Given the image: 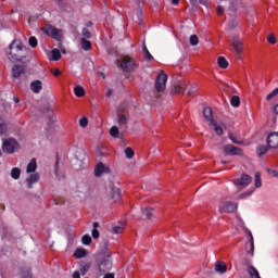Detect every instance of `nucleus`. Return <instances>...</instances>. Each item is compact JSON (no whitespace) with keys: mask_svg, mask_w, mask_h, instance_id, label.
<instances>
[{"mask_svg":"<svg viewBox=\"0 0 278 278\" xmlns=\"http://www.w3.org/2000/svg\"><path fill=\"white\" fill-rule=\"evenodd\" d=\"M9 49L10 52L8 54V58L10 62H21V60H23V54H21V52L23 51V43L21 42V40H14Z\"/></svg>","mask_w":278,"mask_h":278,"instance_id":"f257e3e1","label":"nucleus"},{"mask_svg":"<svg viewBox=\"0 0 278 278\" xmlns=\"http://www.w3.org/2000/svg\"><path fill=\"white\" fill-rule=\"evenodd\" d=\"M97 266L101 275L112 270V266H114V263H112V254L110 252L104 253L99 258Z\"/></svg>","mask_w":278,"mask_h":278,"instance_id":"f03ea898","label":"nucleus"},{"mask_svg":"<svg viewBox=\"0 0 278 278\" xmlns=\"http://www.w3.org/2000/svg\"><path fill=\"white\" fill-rule=\"evenodd\" d=\"M21 149V144L18 141L14 138H7L2 140V151L3 153H7L8 155H12L16 153Z\"/></svg>","mask_w":278,"mask_h":278,"instance_id":"7ed1b4c3","label":"nucleus"},{"mask_svg":"<svg viewBox=\"0 0 278 278\" xmlns=\"http://www.w3.org/2000/svg\"><path fill=\"white\" fill-rule=\"evenodd\" d=\"M119 66L125 73H131L136 68V61L130 56H123L119 60Z\"/></svg>","mask_w":278,"mask_h":278,"instance_id":"20e7f679","label":"nucleus"},{"mask_svg":"<svg viewBox=\"0 0 278 278\" xmlns=\"http://www.w3.org/2000/svg\"><path fill=\"white\" fill-rule=\"evenodd\" d=\"M43 31H45V34H47V36H50L54 40L60 41V40H62V38H64V31L62 29L55 28L51 25L43 27Z\"/></svg>","mask_w":278,"mask_h":278,"instance_id":"39448f33","label":"nucleus"},{"mask_svg":"<svg viewBox=\"0 0 278 278\" xmlns=\"http://www.w3.org/2000/svg\"><path fill=\"white\" fill-rule=\"evenodd\" d=\"M168 81V76L164 73L161 72L155 80V90L157 92H164L166 90V83Z\"/></svg>","mask_w":278,"mask_h":278,"instance_id":"423d86ee","label":"nucleus"},{"mask_svg":"<svg viewBox=\"0 0 278 278\" xmlns=\"http://www.w3.org/2000/svg\"><path fill=\"white\" fill-rule=\"evenodd\" d=\"M208 127L211 129H214L215 134L217 136H223L225 134V129L227 128V126L225 125V123L218 121V119H214L213 122H211L208 124Z\"/></svg>","mask_w":278,"mask_h":278,"instance_id":"0eeeda50","label":"nucleus"},{"mask_svg":"<svg viewBox=\"0 0 278 278\" xmlns=\"http://www.w3.org/2000/svg\"><path fill=\"white\" fill-rule=\"evenodd\" d=\"M236 210H238V204L233 202H224L219 206V212L222 214L224 213L231 214L232 212H236Z\"/></svg>","mask_w":278,"mask_h":278,"instance_id":"6e6552de","label":"nucleus"},{"mask_svg":"<svg viewBox=\"0 0 278 278\" xmlns=\"http://www.w3.org/2000/svg\"><path fill=\"white\" fill-rule=\"evenodd\" d=\"M92 264L91 263H83L79 265V270L74 271L73 278H81L90 270Z\"/></svg>","mask_w":278,"mask_h":278,"instance_id":"1a4fd4ad","label":"nucleus"},{"mask_svg":"<svg viewBox=\"0 0 278 278\" xmlns=\"http://www.w3.org/2000/svg\"><path fill=\"white\" fill-rule=\"evenodd\" d=\"M251 181H253V178L247 174H243L240 178L235 179L233 184L235 186H242V188H247V186L251 185Z\"/></svg>","mask_w":278,"mask_h":278,"instance_id":"9d476101","label":"nucleus"},{"mask_svg":"<svg viewBox=\"0 0 278 278\" xmlns=\"http://www.w3.org/2000/svg\"><path fill=\"white\" fill-rule=\"evenodd\" d=\"M224 153H226V155H242V150L232 144H227L224 147Z\"/></svg>","mask_w":278,"mask_h":278,"instance_id":"9b49d317","label":"nucleus"},{"mask_svg":"<svg viewBox=\"0 0 278 278\" xmlns=\"http://www.w3.org/2000/svg\"><path fill=\"white\" fill-rule=\"evenodd\" d=\"M110 173V167L103 163H98L94 168L96 177H101V175H108Z\"/></svg>","mask_w":278,"mask_h":278,"instance_id":"f8f14e48","label":"nucleus"},{"mask_svg":"<svg viewBox=\"0 0 278 278\" xmlns=\"http://www.w3.org/2000/svg\"><path fill=\"white\" fill-rule=\"evenodd\" d=\"M267 144L269 149H278V132H271L268 135Z\"/></svg>","mask_w":278,"mask_h":278,"instance_id":"ddd939ff","label":"nucleus"},{"mask_svg":"<svg viewBox=\"0 0 278 278\" xmlns=\"http://www.w3.org/2000/svg\"><path fill=\"white\" fill-rule=\"evenodd\" d=\"M231 45L233 47V50L236 51L237 55H240L242 53V39H240L239 36L232 37Z\"/></svg>","mask_w":278,"mask_h":278,"instance_id":"4468645a","label":"nucleus"},{"mask_svg":"<svg viewBox=\"0 0 278 278\" xmlns=\"http://www.w3.org/2000/svg\"><path fill=\"white\" fill-rule=\"evenodd\" d=\"M38 181H40V174H39V173L30 174V175L26 178V184H27V187H28L29 189L34 188V184H38Z\"/></svg>","mask_w":278,"mask_h":278,"instance_id":"2eb2a0df","label":"nucleus"},{"mask_svg":"<svg viewBox=\"0 0 278 278\" xmlns=\"http://www.w3.org/2000/svg\"><path fill=\"white\" fill-rule=\"evenodd\" d=\"M12 75L14 79H18V77H23V75H25V67L21 65H14L12 68Z\"/></svg>","mask_w":278,"mask_h":278,"instance_id":"dca6fc26","label":"nucleus"},{"mask_svg":"<svg viewBox=\"0 0 278 278\" xmlns=\"http://www.w3.org/2000/svg\"><path fill=\"white\" fill-rule=\"evenodd\" d=\"M30 90L34 92V94H40L42 90V81L40 80H33L30 83Z\"/></svg>","mask_w":278,"mask_h":278,"instance_id":"f3484780","label":"nucleus"},{"mask_svg":"<svg viewBox=\"0 0 278 278\" xmlns=\"http://www.w3.org/2000/svg\"><path fill=\"white\" fill-rule=\"evenodd\" d=\"M203 116L205 118V122L208 123V125L211 123H213L214 121H216L214 118V115L212 114V109L211 108H204L203 110Z\"/></svg>","mask_w":278,"mask_h":278,"instance_id":"a211bd4d","label":"nucleus"},{"mask_svg":"<svg viewBox=\"0 0 278 278\" xmlns=\"http://www.w3.org/2000/svg\"><path fill=\"white\" fill-rule=\"evenodd\" d=\"M49 60L52 61V62H58V61L62 60V53H60V50L53 49L50 52Z\"/></svg>","mask_w":278,"mask_h":278,"instance_id":"6ab92c4d","label":"nucleus"},{"mask_svg":"<svg viewBox=\"0 0 278 278\" xmlns=\"http://www.w3.org/2000/svg\"><path fill=\"white\" fill-rule=\"evenodd\" d=\"M38 168V164L36 163V159L30 160V162L27 164L26 167V173L29 174H34L36 173V169Z\"/></svg>","mask_w":278,"mask_h":278,"instance_id":"aec40b11","label":"nucleus"},{"mask_svg":"<svg viewBox=\"0 0 278 278\" xmlns=\"http://www.w3.org/2000/svg\"><path fill=\"white\" fill-rule=\"evenodd\" d=\"M215 271L219 273V275H225V273H227V265L223 262H216Z\"/></svg>","mask_w":278,"mask_h":278,"instance_id":"412c9836","label":"nucleus"},{"mask_svg":"<svg viewBox=\"0 0 278 278\" xmlns=\"http://www.w3.org/2000/svg\"><path fill=\"white\" fill-rule=\"evenodd\" d=\"M186 83H179L178 85H176L173 89V92L175 94H184L186 92Z\"/></svg>","mask_w":278,"mask_h":278,"instance_id":"4be33fe9","label":"nucleus"},{"mask_svg":"<svg viewBox=\"0 0 278 278\" xmlns=\"http://www.w3.org/2000/svg\"><path fill=\"white\" fill-rule=\"evenodd\" d=\"M142 53H143V60H146V62H153V55L151 54V52H149V48H147V45L144 43L142 48Z\"/></svg>","mask_w":278,"mask_h":278,"instance_id":"5701e85b","label":"nucleus"},{"mask_svg":"<svg viewBox=\"0 0 278 278\" xmlns=\"http://www.w3.org/2000/svg\"><path fill=\"white\" fill-rule=\"evenodd\" d=\"M86 255H88V252L84 248H78L74 252V257L77 260H81V257H86Z\"/></svg>","mask_w":278,"mask_h":278,"instance_id":"b1692460","label":"nucleus"},{"mask_svg":"<svg viewBox=\"0 0 278 278\" xmlns=\"http://www.w3.org/2000/svg\"><path fill=\"white\" fill-rule=\"evenodd\" d=\"M217 66H219V68H229V62L227 59H225V56H218Z\"/></svg>","mask_w":278,"mask_h":278,"instance_id":"393cba45","label":"nucleus"},{"mask_svg":"<svg viewBox=\"0 0 278 278\" xmlns=\"http://www.w3.org/2000/svg\"><path fill=\"white\" fill-rule=\"evenodd\" d=\"M74 93L76 97H85L86 96V90L84 89V87L77 85L76 87H74Z\"/></svg>","mask_w":278,"mask_h":278,"instance_id":"a878e982","label":"nucleus"},{"mask_svg":"<svg viewBox=\"0 0 278 278\" xmlns=\"http://www.w3.org/2000/svg\"><path fill=\"white\" fill-rule=\"evenodd\" d=\"M81 48L84 51H90L92 49V43L90 41L86 40V38H81L80 40Z\"/></svg>","mask_w":278,"mask_h":278,"instance_id":"bb28decb","label":"nucleus"},{"mask_svg":"<svg viewBox=\"0 0 278 278\" xmlns=\"http://www.w3.org/2000/svg\"><path fill=\"white\" fill-rule=\"evenodd\" d=\"M248 274L251 278H260V271H257V269L253 266L248 267Z\"/></svg>","mask_w":278,"mask_h":278,"instance_id":"cd10ccee","label":"nucleus"},{"mask_svg":"<svg viewBox=\"0 0 278 278\" xmlns=\"http://www.w3.org/2000/svg\"><path fill=\"white\" fill-rule=\"evenodd\" d=\"M112 199L114 200V201H118L119 199H121V189H118V188H116V187H114L113 189H112Z\"/></svg>","mask_w":278,"mask_h":278,"instance_id":"c85d7f7f","label":"nucleus"},{"mask_svg":"<svg viewBox=\"0 0 278 278\" xmlns=\"http://www.w3.org/2000/svg\"><path fill=\"white\" fill-rule=\"evenodd\" d=\"M255 177V188H262V174L260 172H256L254 174Z\"/></svg>","mask_w":278,"mask_h":278,"instance_id":"c756f323","label":"nucleus"},{"mask_svg":"<svg viewBox=\"0 0 278 278\" xmlns=\"http://www.w3.org/2000/svg\"><path fill=\"white\" fill-rule=\"evenodd\" d=\"M11 177L12 179H21V169L18 167H14L11 170Z\"/></svg>","mask_w":278,"mask_h":278,"instance_id":"7c9ffc66","label":"nucleus"},{"mask_svg":"<svg viewBox=\"0 0 278 278\" xmlns=\"http://www.w3.org/2000/svg\"><path fill=\"white\" fill-rule=\"evenodd\" d=\"M257 155L262 156L265 155V153H268V147L266 146H258L256 149Z\"/></svg>","mask_w":278,"mask_h":278,"instance_id":"2f4dec72","label":"nucleus"},{"mask_svg":"<svg viewBox=\"0 0 278 278\" xmlns=\"http://www.w3.org/2000/svg\"><path fill=\"white\" fill-rule=\"evenodd\" d=\"M98 228H99V223L94 222L93 223V229L91 231V236H92V238L94 240H97V238H99V230H98Z\"/></svg>","mask_w":278,"mask_h":278,"instance_id":"473e14b6","label":"nucleus"},{"mask_svg":"<svg viewBox=\"0 0 278 278\" xmlns=\"http://www.w3.org/2000/svg\"><path fill=\"white\" fill-rule=\"evenodd\" d=\"M230 105H232V108H240V97L233 96L230 100Z\"/></svg>","mask_w":278,"mask_h":278,"instance_id":"72a5a7b5","label":"nucleus"},{"mask_svg":"<svg viewBox=\"0 0 278 278\" xmlns=\"http://www.w3.org/2000/svg\"><path fill=\"white\" fill-rule=\"evenodd\" d=\"M189 42L192 47H197V45H199V37L197 35H191L189 37Z\"/></svg>","mask_w":278,"mask_h":278,"instance_id":"f704fd0d","label":"nucleus"},{"mask_svg":"<svg viewBox=\"0 0 278 278\" xmlns=\"http://www.w3.org/2000/svg\"><path fill=\"white\" fill-rule=\"evenodd\" d=\"M81 242L83 244H86L88 247L89 244H92V237H90L89 235H85L81 238Z\"/></svg>","mask_w":278,"mask_h":278,"instance_id":"c9c22d12","label":"nucleus"},{"mask_svg":"<svg viewBox=\"0 0 278 278\" xmlns=\"http://www.w3.org/2000/svg\"><path fill=\"white\" fill-rule=\"evenodd\" d=\"M5 131H8V124H5L2 118H0V135L5 134Z\"/></svg>","mask_w":278,"mask_h":278,"instance_id":"e433bc0d","label":"nucleus"},{"mask_svg":"<svg viewBox=\"0 0 278 278\" xmlns=\"http://www.w3.org/2000/svg\"><path fill=\"white\" fill-rule=\"evenodd\" d=\"M143 216H146V218H148V220H151V218L153 217V212L151 208H144L142 211Z\"/></svg>","mask_w":278,"mask_h":278,"instance_id":"4c0bfd02","label":"nucleus"},{"mask_svg":"<svg viewBox=\"0 0 278 278\" xmlns=\"http://www.w3.org/2000/svg\"><path fill=\"white\" fill-rule=\"evenodd\" d=\"M255 253V243L253 242V235L250 233V255L253 256Z\"/></svg>","mask_w":278,"mask_h":278,"instance_id":"58836bf2","label":"nucleus"},{"mask_svg":"<svg viewBox=\"0 0 278 278\" xmlns=\"http://www.w3.org/2000/svg\"><path fill=\"white\" fill-rule=\"evenodd\" d=\"M118 134H119L118 127L116 126L111 127L110 136H112V138H118Z\"/></svg>","mask_w":278,"mask_h":278,"instance_id":"ea45409f","label":"nucleus"},{"mask_svg":"<svg viewBox=\"0 0 278 278\" xmlns=\"http://www.w3.org/2000/svg\"><path fill=\"white\" fill-rule=\"evenodd\" d=\"M278 94V88H275L269 94L266 96V101H270L271 99H275Z\"/></svg>","mask_w":278,"mask_h":278,"instance_id":"a19ab883","label":"nucleus"},{"mask_svg":"<svg viewBox=\"0 0 278 278\" xmlns=\"http://www.w3.org/2000/svg\"><path fill=\"white\" fill-rule=\"evenodd\" d=\"M79 126L83 128V129H86V127H88V117H81L79 119Z\"/></svg>","mask_w":278,"mask_h":278,"instance_id":"79ce46f5","label":"nucleus"},{"mask_svg":"<svg viewBox=\"0 0 278 278\" xmlns=\"http://www.w3.org/2000/svg\"><path fill=\"white\" fill-rule=\"evenodd\" d=\"M125 155L128 160H131L134 157V150L131 148H126Z\"/></svg>","mask_w":278,"mask_h":278,"instance_id":"37998d69","label":"nucleus"},{"mask_svg":"<svg viewBox=\"0 0 278 278\" xmlns=\"http://www.w3.org/2000/svg\"><path fill=\"white\" fill-rule=\"evenodd\" d=\"M267 41L269 45H277V38H275V35L270 34L267 36Z\"/></svg>","mask_w":278,"mask_h":278,"instance_id":"c03bdc74","label":"nucleus"},{"mask_svg":"<svg viewBox=\"0 0 278 278\" xmlns=\"http://www.w3.org/2000/svg\"><path fill=\"white\" fill-rule=\"evenodd\" d=\"M28 42L33 47V49H35V47H38V39H36V37H30L28 39Z\"/></svg>","mask_w":278,"mask_h":278,"instance_id":"a18cd8bd","label":"nucleus"},{"mask_svg":"<svg viewBox=\"0 0 278 278\" xmlns=\"http://www.w3.org/2000/svg\"><path fill=\"white\" fill-rule=\"evenodd\" d=\"M117 123L118 125H125L127 123V117H125V115H119Z\"/></svg>","mask_w":278,"mask_h":278,"instance_id":"49530a36","label":"nucleus"},{"mask_svg":"<svg viewBox=\"0 0 278 278\" xmlns=\"http://www.w3.org/2000/svg\"><path fill=\"white\" fill-rule=\"evenodd\" d=\"M123 230H124L123 226H115L112 229V233H123Z\"/></svg>","mask_w":278,"mask_h":278,"instance_id":"de8ad7c7","label":"nucleus"},{"mask_svg":"<svg viewBox=\"0 0 278 278\" xmlns=\"http://www.w3.org/2000/svg\"><path fill=\"white\" fill-rule=\"evenodd\" d=\"M229 139H230L231 142H233L235 144H242V141L236 139L235 136H233V134H229Z\"/></svg>","mask_w":278,"mask_h":278,"instance_id":"09e8293b","label":"nucleus"},{"mask_svg":"<svg viewBox=\"0 0 278 278\" xmlns=\"http://www.w3.org/2000/svg\"><path fill=\"white\" fill-rule=\"evenodd\" d=\"M267 173L270 177H278V172L275 169H267Z\"/></svg>","mask_w":278,"mask_h":278,"instance_id":"8fccbe9b","label":"nucleus"},{"mask_svg":"<svg viewBox=\"0 0 278 278\" xmlns=\"http://www.w3.org/2000/svg\"><path fill=\"white\" fill-rule=\"evenodd\" d=\"M51 73L54 77H60V75H62V72L58 68L51 70Z\"/></svg>","mask_w":278,"mask_h":278,"instance_id":"3c124183","label":"nucleus"},{"mask_svg":"<svg viewBox=\"0 0 278 278\" xmlns=\"http://www.w3.org/2000/svg\"><path fill=\"white\" fill-rule=\"evenodd\" d=\"M194 92H197V87L192 86L188 89L187 94H194Z\"/></svg>","mask_w":278,"mask_h":278,"instance_id":"603ef678","label":"nucleus"},{"mask_svg":"<svg viewBox=\"0 0 278 278\" xmlns=\"http://www.w3.org/2000/svg\"><path fill=\"white\" fill-rule=\"evenodd\" d=\"M83 36H84L85 38H90V30L84 28V29H83Z\"/></svg>","mask_w":278,"mask_h":278,"instance_id":"864d4df0","label":"nucleus"},{"mask_svg":"<svg viewBox=\"0 0 278 278\" xmlns=\"http://www.w3.org/2000/svg\"><path fill=\"white\" fill-rule=\"evenodd\" d=\"M225 12V8H223L222 5H219L218 8H217V14H223Z\"/></svg>","mask_w":278,"mask_h":278,"instance_id":"5fc2aeb1","label":"nucleus"},{"mask_svg":"<svg viewBox=\"0 0 278 278\" xmlns=\"http://www.w3.org/2000/svg\"><path fill=\"white\" fill-rule=\"evenodd\" d=\"M103 278H115V276L112 273H108L103 276Z\"/></svg>","mask_w":278,"mask_h":278,"instance_id":"6e6d98bb","label":"nucleus"},{"mask_svg":"<svg viewBox=\"0 0 278 278\" xmlns=\"http://www.w3.org/2000/svg\"><path fill=\"white\" fill-rule=\"evenodd\" d=\"M60 165V162H58L56 161V163H55V169H54V173H55V175L58 176V166Z\"/></svg>","mask_w":278,"mask_h":278,"instance_id":"4d7b16f0","label":"nucleus"},{"mask_svg":"<svg viewBox=\"0 0 278 278\" xmlns=\"http://www.w3.org/2000/svg\"><path fill=\"white\" fill-rule=\"evenodd\" d=\"M172 3H173L174 5H178V4H179V0H172Z\"/></svg>","mask_w":278,"mask_h":278,"instance_id":"13d9d810","label":"nucleus"},{"mask_svg":"<svg viewBox=\"0 0 278 278\" xmlns=\"http://www.w3.org/2000/svg\"><path fill=\"white\" fill-rule=\"evenodd\" d=\"M253 194V191H250L248 193H245V197H251Z\"/></svg>","mask_w":278,"mask_h":278,"instance_id":"bf43d9fd","label":"nucleus"},{"mask_svg":"<svg viewBox=\"0 0 278 278\" xmlns=\"http://www.w3.org/2000/svg\"><path fill=\"white\" fill-rule=\"evenodd\" d=\"M106 94L108 97H112V90H109Z\"/></svg>","mask_w":278,"mask_h":278,"instance_id":"052dcab7","label":"nucleus"},{"mask_svg":"<svg viewBox=\"0 0 278 278\" xmlns=\"http://www.w3.org/2000/svg\"><path fill=\"white\" fill-rule=\"evenodd\" d=\"M14 101H15V103H18V99L17 98H15Z\"/></svg>","mask_w":278,"mask_h":278,"instance_id":"680f3d73","label":"nucleus"},{"mask_svg":"<svg viewBox=\"0 0 278 278\" xmlns=\"http://www.w3.org/2000/svg\"><path fill=\"white\" fill-rule=\"evenodd\" d=\"M1 155H2V153H1V151H0V157H1Z\"/></svg>","mask_w":278,"mask_h":278,"instance_id":"e2e57ef3","label":"nucleus"},{"mask_svg":"<svg viewBox=\"0 0 278 278\" xmlns=\"http://www.w3.org/2000/svg\"><path fill=\"white\" fill-rule=\"evenodd\" d=\"M277 83H278V80H277Z\"/></svg>","mask_w":278,"mask_h":278,"instance_id":"0e129e2a","label":"nucleus"}]
</instances>
